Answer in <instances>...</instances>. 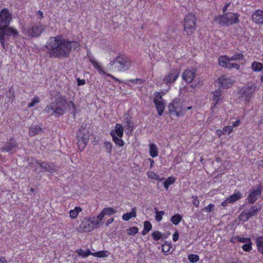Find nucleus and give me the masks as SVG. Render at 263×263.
<instances>
[{
    "label": "nucleus",
    "mask_w": 263,
    "mask_h": 263,
    "mask_svg": "<svg viewBox=\"0 0 263 263\" xmlns=\"http://www.w3.org/2000/svg\"><path fill=\"white\" fill-rule=\"evenodd\" d=\"M174 182V179L172 177H170V178H167L166 180V181H164V186L166 189H167L168 186L173 184Z\"/></svg>",
    "instance_id": "nucleus-49"
},
{
    "label": "nucleus",
    "mask_w": 263,
    "mask_h": 263,
    "mask_svg": "<svg viewBox=\"0 0 263 263\" xmlns=\"http://www.w3.org/2000/svg\"><path fill=\"white\" fill-rule=\"evenodd\" d=\"M229 203H231L230 202V201H229V199H228V198H227L225 200H224L223 202H222L221 203V205L222 206H226L227 205H228V204Z\"/></svg>",
    "instance_id": "nucleus-63"
},
{
    "label": "nucleus",
    "mask_w": 263,
    "mask_h": 263,
    "mask_svg": "<svg viewBox=\"0 0 263 263\" xmlns=\"http://www.w3.org/2000/svg\"><path fill=\"white\" fill-rule=\"evenodd\" d=\"M261 210V206L260 205H254L252 206L247 212L250 217L251 218L256 216Z\"/></svg>",
    "instance_id": "nucleus-22"
},
{
    "label": "nucleus",
    "mask_w": 263,
    "mask_h": 263,
    "mask_svg": "<svg viewBox=\"0 0 263 263\" xmlns=\"http://www.w3.org/2000/svg\"><path fill=\"white\" fill-rule=\"evenodd\" d=\"M149 154L153 158L158 156V148L155 144H150Z\"/></svg>",
    "instance_id": "nucleus-34"
},
{
    "label": "nucleus",
    "mask_w": 263,
    "mask_h": 263,
    "mask_svg": "<svg viewBox=\"0 0 263 263\" xmlns=\"http://www.w3.org/2000/svg\"><path fill=\"white\" fill-rule=\"evenodd\" d=\"M98 220L96 217L84 218L79 227L80 231L89 232L95 228L98 227Z\"/></svg>",
    "instance_id": "nucleus-6"
},
{
    "label": "nucleus",
    "mask_w": 263,
    "mask_h": 263,
    "mask_svg": "<svg viewBox=\"0 0 263 263\" xmlns=\"http://www.w3.org/2000/svg\"><path fill=\"white\" fill-rule=\"evenodd\" d=\"M86 123H83L77 133L78 145L81 151L84 149L89 141V132L86 128Z\"/></svg>",
    "instance_id": "nucleus-4"
},
{
    "label": "nucleus",
    "mask_w": 263,
    "mask_h": 263,
    "mask_svg": "<svg viewBox=\"0 0 263 263\" xmlns=\"http://www.w3.org/2000/svg\"><path fill=\"white\" fill-rule=\"evenodd\" d=\"M223 134L230 135L233 130V126H227L223 128Z\"/></svg>",
    "instance_id": "nucleus-50"
},
{
    "label": "nucleus",
    "mask_w": 263,
    "mask_h": 263,
    "mask_svg": "<svg viewBox=\"0 0 263 263\" xmlns=\"http://www.w3.org/2000/svg\"><path fill=\"white\" fill-rule=\"evenodd\" d=\"M154 102L155 104L158 115L161 116L165 108L164 100H158V98H154Z\"/></svg>",
    "instance_id": "nucleus-20"
},
{
    "label": "nucleus",
    "mask_w": 263,
    "mask_h": 263,
    "mask_svg": "<svg viewBox=\"0 0 263 263\" xmlns=\"http://www.w3.org/2000/svg\"><path fill=\"white\" fill-rule=\"evenodd\" d=\"M64 114L63 109L60 106L54 107V110L51 113L50 116L55 115L56 117H59Z\"/></svg>",
    "instance_id": "nucleus-33"
},
{
    "label": "nucleus",
    "mask_w": 263,
    "mask_h": 263,
    "mask_svg": "<svg viewBox=\"0 0 263 263\" xmlns=\"http://www.w3.org/2000/svg\"><path fill=\"white\" fill-rule=\"evenodd\" d=\"M243 58H244V55L241 53H235L233 56L229 57L230 60H231L232 61H236L240 60H243Z\"/></svg>",
    "instance_id": "nucleus-41"
},
{
    "label": "nucleus",
    "mask_w": 263,
    "mask_h": 263,
    "mask_svg": "<svg viewBox=\"0 0 263 263\" xmlns=\"http://www.w3.org/2000/svg\"><path fill=\"white\" fill-rule=\"evenodd\" d=\"M55 102L57 105L62 106L67 104V100L65 96H59L56 98Z\"/></svg>",
    "instance_id": "nucleus-30"
},
{
    "label": "nucleus",
    "mask_w": 263,
    "mask_h": 263,
    "mask_svg": "<svg viewBox=\"0 0 263 263\" xmlns=\"http://www.w3.org/2000/svg\"><path fill=\"white\" fill-rule=\"evenodd\" d=\"M18 147V144L14 138H11L9 141H7L5 145L1 148V151L3 152H16V149Z\"/></svg>",
    "instance_id": "nucleus-15"
},
{
    "label": "nucleus",
    "mask_w": 263,
    "mask_h": 263,
    "mask_svg": "<svg viewBox=\"0 0 263 263\" xmlns=\"http://www.w3.org/2000/svg\"><path fill=\"white\" fill-rule=\"evenodd\" d=\"M104 216H105V215H104L103 212L102 211L101 213L97 217V218H96L98 220V226L99 225L100 223L101 222V221L103 219V218L104 217Z\"/></svg>",
    "instance_id": "nucleus-59"
},
{
    "label": "nucleus",
    "mask_w": 263,
    "mask_h": 263,
    "mask_svg": "<svg viewBox=\"0 0 263 263\" xmlns=\"http://www.w3.org/2000/svg\"><path fill=\"white\" fill-rule=\"evenodd\" d=\"M236 239H237V240L239 242H242V243H247V242H250V238H243V237H241L240 236H236Z\"/></svg>",
    "instance_id": "nucleus-53"
},
{
    "label": "nucleus",
    "mask_w": 263,
    "mask_h": 263,
    "mask_svg": "<svg viewBox=\"0 0 263 263\" xmlns=\"http://www.w3.org/2000/svg\"><path fill=\"white\" fill-rule=\"evenodd\" d=\"M155 210H156L155 213V219L157 221H160L162 219V216L164 214V212L163 211H158L157 209V208H155Z\"/></svg>",
    "instance_id": "nucleus-42"
},
{
    "label": "nucleus",
    "mask_w": 263,
    "mask_h": 263,
    "mask_svg": "<svg viewBox=\"0 0 263 263\" xmlns=\"http://www.w3.org/2000/svg\"><path fill=\"white\" fill-rule=\"evenodd\" d=\"M124 123V127L126 130L128 131V133H132L133 132L134 128V123L133 121H132L130 117H128L127 116Z\"/></svg>",
    "instance_id": "nucleus-21"
},
{
    "label": "nucleus",
    "mask_w": 263,
    "mask_h": 263,
    "mask_svg": "<svg viewBox=\"0 0 263 263\" xmlns=\"http://www.w3.org/2000/svg\"><path fill=\"white\" fill-rule=\"evenodd\" d=\"M12 20V13L7 8L2 9L0 11V30L9 26Z\"/></svg>",
    "instance_id": "nucleus-9"
},
{
    "label": "nucleus",
    "mask_w": 263,
    "mask_h": 263,
    "mask_svg": "<svg viewBox=\"0 0 263 263\" xmlns=\"http://www.w3.org/2000/svg\"><path fill=\"white\" fill-rule=\"evenodd\" d=\"M138 232V229L137 227H133L127 229V234L129 235L136 234Z\"/></svg>",
    "instance_id": "nucleus-45"
},
{
    "label": "nucleus",
    "mask_w": 263,
    "mask_h": 263,
    "mask_svg": "<svg viewBox=\"0 0 263 263\" xmlns=\"http://www.w3.org/2000/svg\"><path fill=\"white\" fill-rule=\"evenodd\" d=\"M82 211V209L80 207H76L74 210H70L69 212V215L71 218H76L79 213Z\"/></svg>",
    "instance_id": "nucleus-36"
},
{
    "label": "nucleus",
    "mask_w": 263,
    "mask_h": 263,
    "mask_svg": "<svg viewBox=\"0 0 263 263\" xmlns=\"http://www.w3.org/2000/svg\"><path fill=\"white\" fill-rule=\"evenodd\" d=\"M108 252L106 251H101L92 253V255L96 257H103L107 256Z\"/></svg>",
    "instance_id": "nucleus-43"
},
{
    "label": "nucleus",
    "mask_w": 263,
    "mask_h": 263,
    "mask_svg": "<svg viewBox=\"0 0 263 263\" xmlns=\"http://www.w3.org/2000/svg\"><path fill=\"white\" fill-rule=\"evenodd\" d=\"M251 68L254 71H260L263 69V65L260 62L254 61L251 64Z\"/></svg>",
    "instance_id": "nucleus-32"
},
{
    "label": "nucleus",
    "mask_w": 263,
    "mask_h": 263,
    "mask_svg": "<svg viewBox=\"0 0 263 263\" xmlns=\"http://www.w3.org/2000/svg\"><path fill=\"white\" fill-rule=\"evenodd\" d=\"M250 218L248 212L246 210L243 211L238 216V219L240 221L246 222Z\"/></svg>",
    "instance_id": "nucleus-37"
},
{
    "label": "nucleus",
    "mask_w": 263,
    "mask_h": 263,
    "mask_svg": "<svg viewBox=\"0 0 263 263\" xmlns=\"http://www.w3.org/2000/svg\"><path fill=\"white\" fill-rule=\"evenodd\" d=\"M54 107L51 104L47 105L45 109H44V112L50 114L52 113V112L54 110Z\"/></svg>",
    "instance_id": "nucleus-52"
},
{
    "label": "nucleus",
    "mask_w": 263,
    "mask_h": 263,
    "mask_svg": "<svg viewBox=\"0 0 263 263\" xmlns=\"http://www.w3.org/2000/svg\"><path fill=\"white\" fill-rule=\"evenodd\" d=\"M263 191L262 186L260 184H257L253 187L249 191L246 200L248 203H254L258 198L261 196Z\"/></svg>",
    "instance_id": "nucleus-8"
},
{
    "label": "nucleus",
    "mask_w": 263,
    "mask_h": 263,
    "mask_svg": "<svg viewBox=\"0 0 263 263\" xmlns=\"http://www.w3.org/2000/svg\"><path fill=\"white\" fill-rule=\"evenodd\" d=\"M215 208V205L214 204L211 203L206 206L203 210H205L208 212H211Z\"/></svg>",
    "instance_id": "nucleus-56"
},
{
    "label": "nucleus",
    "mask_w": 263,
    "mask_h": 263,
    "mask_svg": "<svg viewBox=\"0 0 263 263\" xmlns=\"http://www.w3.org/2000/svg\"><path fill=\"white\" fill-rule=\"evenodd\" d=\"M116 136L117 135L119 138H122L123 136V127L121 124H116L114 131Z\"/></svg>",
    "instance_id": "nucleus-28"
},
{
    "label": "nucleus",
    "mask_w": 263,
    "mask_h": 263,
    "mask_svg": "<svg viewBox=\"0 0 263 263\" xmlns=\"http://www.w3.org/2000/svg\"><path fill=\"white\" fill-rule=\"evenodd\" d=\"M152 226L151 222L148 221H145L144 223V228L148 232L152 229Z\"/></svg>",
    "instance_id": "nucleus-55"
},
{
    "label": "nucleus",
    "mask_w": 263,
    "mask_h": 263,
    "mask_svg": "<svg viewBox=\"0 0 263 263\" xmlns=\"http://www.w3.org/2000/svg\"><path fill=\"white\" fill-rule=\"evenodd\" d=\"M36 15H37L38 18L41 20L44 17L43 13L41 11H38L36 13Z\"/></svg>",
    "instance_id": "nucleus-64"
},
{
    "label": "nucleus",
    "mask_w": 263,
    "mask_h": 263,
    "mask_svg": "<svg viewBox=\"0 0 263 263\" xmlns=\"http://www.w3.org/2000/svg\"><path fill=\"white\" fill-rule=\"evenodd\" d=\"M14 90L13 87H11L9 88V90L6 92V96L7 98H8L9 101L13 99L14 98Z\"/></svg>",
    "instance_id": "nucleus-44"
},
{
    "label": "nucleus",
    "mask_w": 263,
    "mask_h": 263,
    "mask_svg": "<svg viewBox=\"0 0 263 263\" xmlns=\"http://www.w3.org/2000/svg\"><path fill=\"white\" fill-rule=\"evenodd\" d=\"M212 100L215 102L214 105H215L220 99V96H221V92L220 89H217L214 91L212 94Z\"/></svg>",
    "instance_id": "nucleus-29"
},
{
    "label": "nucleus",
    "mask_w": 263,
    "mask_h": 263,
    "mask_svg": "<svg viewBox=\"0 0 263 263\" xmlns=\"http://www.w3.org/2000/svg\"><path fill=\"white\" fill-rule=\"evenodd\" d=\"M37 164L40 166L42 171L44 172L53 173L58 170V167L52 163L39 161L37 162Z\"/></svg>",
    "instance_id": "nucleus-16"
},
{
    "label": "nucleus",
    "mask_w": 263,
    "mask_h": 263,
    "mask_svg": "<svg viewBox=\"0 0 263 263\" xmlns=\"http://www.w3.org/2000/svg\"><path fill=\"white\" fill-rule=\"evenodd\" d=\"M182 220V216L179 214H176L171 218V222L176 226L178 225Z\"/></svg>",
    "instance_id": "nucleus-35"
},
{
    "label": "nucleus",
    "mask_w": 263,
    "mask_h": 263,
    "mask_svg": "<svg viewBox=\"0 0 263 263\" xmlns=\"http://www.w3.org/2000/svg\"><path fill=\"white\" fill-rule=\"evenodd\" d=\"M92 64L95 66V67L100 72H101L103 73L104 74H106L107 76L110 77L111 78H112V79H114V80H115L117 82H121L120 80H119L118 79L116 78V77H115L112 75H111L110 74H109V73H106L104 71H103L101 68V67H100V66L98 65V64L97 62H94L92 63Z\"/></svg>",
    "instance_id": "nucleus-31"
},
{
    "label": "nucleus",
    "mask_w": 263,
    "mask_h": 263,
    "mask_svg": "<svg viewBox=\"0 0 263 263\" xmlns=\"http://www.w3.org/2000/svg\"><path fill=\"white\" fill-rule=\"evenodd\" d=\"M219 82L220 83L221 87L227 88L232 85L234 81L231 77L223 75L219 78Z\"/></svg>",
    "instance_id": "nucleus-18"
},
{
    "label": "nucleus",
    "mask_w": 263,
    "mask_h": 263,
    "mask_svg": "<svg viewBox=\"0 0 263 263\" xmlns=\"http://www.w3.org/2000/svg\"><path fill=\"white\" fill-rule=\"evenodd\" d=\"M196 18L194 15L189 14L185 16L184 20V30L187 35L191 34L195 30Z\"/></svg>",
    "instance_id": "nucleus-10"
},
{
    "label": "nucleus",
    "mask_w": 263,
    "mask_h": 263,
    "mask_svg": "<svg viewBox=\"0 0 263 263\" xmlns=\"http://www.w3.org/2000/svg\"><path fill=\"white\" fill-rule=\"evenodd\" d=\"M104 145L107 153L110 154L112 150V144L109 142L105 141Z\"/></svg>",
    "instance_id": "nucleus-51"
},
{
    "label": "nucleus",
    "mask_w": 263,
    "mask_h": 263,
    "mask_svg": "<svg viewBox=\"0 0 263 263\" xmlns=\"http://www.w3.org/2000/svg\"><path fill=\"white\" fill-rule=\"evenodd\" d=\"M67 106L69 108L72 107L73 108V112H75L76 111V107L75 104H74V103L72 101H69V102L67 101Z\"/></svg>",
    "instance_id": "nucleus-58"
},
{
    "label": "nucleus",
    "mask_w": 263,
    "mask_h": 263,
    "mask_svg": "<svg viewBox=\"0 0 263 263\" xmlns=\"http://www.w3.org/2000/svg\"><path fill=\"white\" fill-rule=\"evenodd\" d=\"M240 15L230 12H227L222 15L215 16L214 20L222 26H228L237 24L239 22Z\"/></svg>",
    "instance_id": "nucleus-3"
},
{
    "label": "nucleus",
    "mask_w": 263,
    "mask_h": 263,
    "mask_svg": "<svg viewBox=\"0 0 263 263\" xmlns=\"http://www.w3.org/2000/svg\"><path fill=\"white\" fill-rule=\"evenodd\" d=\"M188 259L191 262H196L199 259V257L198 255L195 254H190L188 256Z\"/></svg>",
    "instance_id": "nucleus-47"
},
{
    "label": "nucleus",
    "mask_w": 263,
    "mask_h": 263,
    "mask_svg": "<svg viewBox=\"0 0 263 263\" xmlns=\"http://www.w3.org/2000/svg\"><path fill=\"white\" fill-rule=\"evenodd\" d=\"M242 249L246 252H249L252 249V242H247L242 246Z\"/></svg>",
    "instance_id": "nucleus-46"
},
{
    "label": "nucleus",
    "mask_w": 263,
    "mask_h": 263,
    "mask_svg": "<svg viewBox=\"0 0 263 263\" xmlns=\"http://www.w3.org/2000/svg\"><path fill=\"white\" fill-rule=\"evenodd\" d=\"M242 197V194L239 191H235L234 194L231 195L228 199L231 203H234Z\"/></svg>",
    "instance_id": "nucleus-24"
},
{
    "label": "nucleus",
    "mask_w": 263,
    "mask_h": 263,
    "mask_svg": "<svg viewBox=\"0 0 263 263\" xmlns=\"http://www.w3.org/2000/svg\"><path fill=\"white\" fill-rule=\"evenodd\" d=\"M257 86L253 83L250 82L242 89L241 97L245 100L249 101L251 96L255 92Z\"/></svg>",
    "instance_id": "nucleus-11"
},
{
    "label": "nucleus",
    "mask_w": 263,
    "mask_h": 263,
    "mask_svg": "<svg viewBox=\"0 0 263 263\" xmlns=\"http://www.w3.org/2000/svg\"><path fill=\"white\" fill-rule=\"evenodd\" d=\"M196 70L195 69H186L182 73V79L187 83L192 82L196 76Z\"/></svg>",
    "instance_id": "nucleus-17"
},
{
    "label": "nucleus",
    "mask_w": 263,
    "mask_h": 263,
    "mask_svg": "<svg viewBox=\"0 0 263 263\" xmlns=\"http://www.w3.org/2000/svg\"><path fill=\"white\" fill-rule=\"evenodd\" d=\"M86 83V81L85 80L83 79L81 80L79 78L77 79V83L79 86L84 85Z\"/></svg>",
    "instance_id": "nucleus-62"
},
{
    "label": "nucleus",
    "mask_w": 263,
    "mask_h": 263,
    "mask_svg": "<svg viewBox=\"0 0 263 263\" xmlns=\"http://www.w3.org/2000/svg\"><path fill=\"white\" fill-rule=\"evenodd\" d=\"M255 242L256 243L258 251L263 254V236L257 237Z\"/></svg>",
    "instance_id": "nucleus-27"
},
{
    "label": "nucleus",
    "mask_w": 263,
    "mask_h": 263,
    "mask_svg": "<svg viewBox=\"0 0 263 263\" xmlns=\"http://www.w3.org/2000/svg\"><path fill=\"white\" fill-rule=\"evenodd\" d=\"M110 66L117 68L119 71H125L129 69L132 64V60L125 54H120L109 63Z\"/></svg>",
    "instance_id": "nucleus-2"
},
{
    "label": "nucleus",
    "mask_w": 263,
    "mask_h": 263,
    "mask_svg": "<svg viewBox=\"0 0 263 263\" xmlns=\"http://www.w3.org/2000/svg\"><path fill=\"white\" fill-rule=\"evenodd\" d=\"M152 235L153 238L156 241L159 240L162 236V233L159 231H154Z\"/></svg>",
    "instance_id": "nucleus-48"
},
{
    "label": "nucleus",
    "mask_w": 263,
    "mask_h": 263,
    "mask_svg": "<svg viewBox=\"0 0 263 263\" xmlns=\"http://www.w3.org/2000/svg\"><path fill=\"white\" fill-rule=\"evenodd\" d=\"M110 135L111 136L112 140L116 144L119 145V146H122L124 145V141L121 139V138H118L116 136L115 133H114V130H112L111 132Z\"/></svg>",
    "instance_id": "nucleus-26"
},
{
    "label": "nucleus",
    "mask_w": 263,
    "mask_h": 263,
    "mask_svg": "<svg viewBox=\"0 0 263 263\" xmlns=\"http://www.w3.org/2000/svg\"><path fill=\"white\" fill-rule=\"evenodd\" d=\"M172 248L171 244L167 242L162 245V250L164 253H171Z\"/></svg>",
    "instance_id": "nucleus-40"
},
{
    "label": "nucleus",
    "mask_w": 263,
    "mask_h": 263,
    "mask_svg": "<svg viewBox=\"0 0 263 263\" xmlns=\"http://www.w3.org/2000/svg\"><path fill=\"white\" fill-rule=\"evenodd\" d=\"M252 19L257 24L263 23V11L260 10L255 11L252 15Z\"/></svg>",
    "instance_id": "nucleus-19"
},
{
    "label": "nucleus",
    "mask_w": 263,
    "mask_h": 263,
    "mask_svg": "<svg viewBox=\"0 0 263 263\" xmlns=\"http://www.w3.org/2000/svg\"><path fill=\"white\" fill-rule=\"evenodd\" d=\"M77 253L79 256H82L84 257H86L89 255H92V253L91 252L90 250H87L86 252L82 249H78L77 250Z\"/></svg>",
    "instance_id": "nucleus-39"
},
{
    "label": "nucleus",
    "mask_w": 263,
    "mask_h": 263,
    "mask_svg": "<svg viewBox=\"0 0 263 263\" xmlns=\"http://www.w3.org/2000/svg\"><path fill=\"white\" fill-rule=\"evenodd\" d=\"M40 102V99L38 97H35L31 102L28 104V107H31L35 105V104L39 103Z\"/></svg>",
    "instance_id": "nucleus-54"
},
{
    "label": "nucleus",
    "mask_w": 263,
    "mask_h": 263,
    "mask_svg": "<svg viewBox=\"0 0 263 263\" xmlns=\"http://www.w3.org/2000/svg\"><path fill=\"white\" fill-rule=\"evenodd\" d=\"M231 61H232L230 60L229 57L226 55H222L218 58L219 65L221 67L228 69L235 68L237 70L240 68L239 64L231 63Z\"/></svg>",
    "instance_id": "nucleus-12"
},
{
    "label": "nucleus",
    "mask_w": 263,
    "mask_h": 263,
    "mask_svg": "<svg viewBox=\"0 0 263 263\" xmlns=\"http://www.w3.org/2000/svg\"><path fill=\"white\" fill-rule=\"evenodd\" d=\"M192 108V106L187 107L186 108L183 107L182 102L178 99H174L168 105L170 113L177 116H183L187 110Z\"/></svg>",
    "instance_id": "nucleus-5"
},
{
    "label": "nucleus",
    "mask_w": 263,
    "mask_h": 263,
    "mask_svg": "<svg viewBox=\"0 0 263 263\" xmlns=\"http://www.w3.org/2000/svg\"><path fill=\"white\" fill-rule=\"evenodd\" d=\"M105 215H112L117 212V210L112 208H106L102 210Z\"/></svg>",
    "instance_id": "nucleus-38"
},
{
    "label": "nucleus",
    "mask_w": 263,
    "mask_h": 263,
    "mask_svg": "<svg viewBox=\"0 0 263 263\" xmlns=\"http://www.w3.org/2000/svg\"><path fill=\"white\" fill-rule=\"evenodd\" d=\"M196 82L197 84H195V85H193L192 86L194 88L195 87H199L201 85H202V83L201 82L200 80L198 79H196L195 80V81H194V83Z\"/></svg>",
    "instance_id": "nucleus-60"
},
{
    "label": "nucleus",
    "mask_w": 263,
    "mask_h": 263,
    "mask_svg": "<svg viewBox=\"0 0 263 263\" xmlns=\"http://www.w3.org/2000/svg\"><path fill=\"white\" fill-rule=\"evenodd\" d=\"M80 44L75 41H70L62 35L51 37L46 43L47 53L50 58L63 59L68 58L72 49L76 50Z\"/></svg>",
    "instance_id": "nucleus-1"
},
{
    "label": "nucleus",
    "mask_w": 263,
    "mask_h": 263,
    "mask_svg": "<svg viewBox=\"0 0 263 263\" xmlns=\"http://www.w3.org/2000/svg\"><path fill=\"white\" fill-rule=\"evenodd\" d=\"M192 198H193L192 202L193 204L196 206L198 207L199 205V200L198 199V198L195 196H193Z\"/></svg>",
    "instance_id": "nucleus-57"
},
{
    "label": "nucleus",
    "mask_w": 263,
    "mask_h": 263,
    "mask_svg": "<svg viewBox=\"0 0 263 263\" xmlns=\"http://www.w3.org/2000/svg\"><path fill=\"white\" fill-rule=\"evenodd\" d=\"M18 35L17 31L13 28L9 27V26L6 28L0 30V42L3 48H5V36H15Z\"/></svg>",
    "instance_id": "nucleus-14"
},
{
    "label": "nucleus",
    "mask_w": 263,
    "mask_h": 263,
    "mask_svg": "<svg viewBox=\"0 0 263 263\" xmlns=\"http://www.w3.org/2000/svg\"><path fill=\"white\" fill-rule=\"evenodd\" d=\"M42 131V128L40 126L32 125L29 129V135L30 137H33L39 134Z\"/></svg>",
    "instance_id": "nucleus-23"
},
{
    "label": "nucleus",
    "mask_w": 263,
    "mask_h": 263,
    "mask_svg": "<svg viewBox=\"0 0 263 263\" xmlns=\"http://www.w3.org/2000/svg\"><path fill=\"white\" fill-rule=\"evenodd\" d=\"M46 27V25H42L41 23L35 24L31 27L24 28V32L30 37H36L41 35L45 30Z\"/></svg>",
    "instance_id": "nucleus-7"
},
{
    "label": "nucleus",
    "mask_w": 263,
    "mask_h": 263,
    "mask_svg": "<svg viewBox=\"0 0 263 263\" xmlns=\"http://www.w3.org/2000/svg\"><path fill=\"white\" fill-rule=\"evenodd\" d=\"M136 217V208L132 209V212L126 213L122 215V219L125 221L129 220L132 217Z\"/></svg>",
    "instance_id": "nucleus-25"
},
{
    "label": "nucleus",
    "mask_w": 263,
    "mask_h": 263,
    "mask_svg": "<svg viewBox=\"0 0 263 263\" xmlns=\"http://www.w3.org/2000/svg\"><path fill=\"white\" fill-rule=\"evenodd\" d=\"M179 239V234L178 231H176L173 235V240L174 241H177Z\"/></svg>",
    "instance_id": "nucleus-61"
},
{
    "label": "nucleus",
    "mask_w": 263,
    "mask_h": 263,
    "mask_svg": "<svg viewBox=\"0 0 263 263\" xmlns=\"http://www.w3.org/2000/svg\"><path fill=\"white\" fill-rule=\"evenodd\" d=\"M179 71L177 69H173L168 72L163 79V84L170 86L174 83L179 76Z\"/></svg>",
    "instance_id": "nucleus-13"
}]
</instances>
